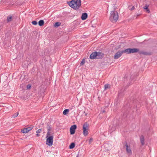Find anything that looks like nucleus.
Masks as SVG:
<instances>
[{"mask_svg": "<svg viewBox=\"0 0 157 157\" xmlns=\"http://www.w3.org/2000/svg\"><path fill=\"white\" fill-rule=\"evenodd\" d=\"M44 24V21L43 20H40L38 22V24L39 26H42Z\"/></svg>", "mask_w": 157, "mask_h": 157, "instance_id": "obj_16", "label": "nucleus"}, {"mask_svg": "<svg viewBox=\"0 0 157 157\" xmlns=\"http://www.w3.org/2000/svg\"><path fill=\"white\" fill-rule=\"evenodd\" d=\"M135 8L134 6H132V7L131 8H129V9L131 10H133Z\"/></svg>", "mask_w": 157, "mask_h": 157, "instance_id": "obj_31", "label": "nucleus"}, {"mask_svg": "<svg viewBox=\"0 0 157 157\" xmlns=\"http://www.w3.org/2000/svg\"><path fill=\"white\" fill-rule=\"evenodd\" d=\"M118 15L117 11H113L111 12L109 20L112 22H116L118 19Z\"/></svg>", "mask_w": 157, "mask_h": 157, "instance_id": "obj_2", "label": "nucleus"}, {"mask_svg": "<svg viewBox=\"0 0 157 157\" xmlns=\"http://www.w3.org/2000/svg\"><path fill=\"white\" fill-rule=\"evenodd\" d=\"M47 138V139L46 141V144L50 146H51L53 142V136H50Z\"/></svg>", "mask_w": 157, "mask_h": 157, "instance_id": "obj_5", "label": "nucleus"}, {"mask_svg": "<svg viewBox=\"0 0 157 157\" xmlns=\"http://www.w3.org/2000/svg\"><path fill=\"white\" fill-rule=\"evenodd\" d=\"M33 126H31L29 127H28L26 128H25L27 130V131L28 132H29V131L31 130L33 128Z\"/></svg>", "mask_w": 157, "mask_h": 157, "instance_id": "obj_20", "label": "nucleus"}, {"mask_svg": "<svg viewBox=\"0 0 157 157\" xmlns=\"http://www.w3.org/2000/svg\"><path fill=\"white\" fill-rule=\"evenodd\" d=\"M125 53V52L124 50L118 51L115 54L114 58L115 59H117L120 58L123 53Z\"/></svg>", "mask_w": 157, "mask_h": 157, "instance_id": "obj_6", "label": "nucleus"}, {"mask_svg": "<svg viewBox=\"0 0 157 157\" xmlns=\"http://www.w3.org/2000/svg\"><path fill=\"white\" fill-rule=\"evenodd\" d=\"M104 56V54L100 52H97V59H101Z\"/></svg>", "mask_w": 157, "mask_h": 157, "instance_id": "obj_9", "label": "nucleus"}, {"mask_svg": "<svg viewBox=\"0 0 157 157\" xmlns=\"http://www.w3.org/2000/svg\"><path fill=\"white\" fill-rule=\"evenodd\" d=\"M77 128L76 125L74 124L72 125L70 128V133L71 135H73L75 133V130Z\"/></svg>", "mask_w": 157, "mask_h": 157, "instance_id": "obj_8", "label": "nucleus"}, {"mask_svg": "<svg viewBox=\"0 0 157 157\" xmlns=\"http://www.w3.org/2000/svg\"><path fill=\"white\" fill-rule=\"evenodd\" d=\"M21 132H22L23 133H26L27 132H28L27 131V130L25 128H24L21 130Z\"/></svg>", "mask_w": 157, "mask_h": 157, "instance_id": "obj_23", "label": "nucleus"}, {"mask_svg": "<svg viewBox=\"0 0 157 157\" xmlns=\"http://www.w3.org/2000/svg\"><path fill=\"white\" fill-rule=\"evenodd\" d=\"M42 131V130L41 129H40L37 130L36 132V133H37L36 134V136L37 137L39 136H40V135L38 134L40 133Z\"/></svg>", "mask_w": 157, "mask_h": 157, "instance_id": "obj_17", "label": "nucleus"}, {"mask_svg": "<svg viewBox=\"0 0 157 157\" xmlns=\"http://www.w3.org/2000/svg\"><path fill=\"white\" fill-rule=\"evenodd\" d=\"M47 128L48 129V131H51V127L48 124L47 125Z\"/></svg>", "mask_w": 157, "mask_h": 157, "instance_id": "obj_24", "label": "nucleus"}, {"mask_svg": "<svg viewBox=\"0 0 157 157\" xmlns=\"http://www.w3.org/2000/svg\"><path fill=\"white\" fill-rule=\"evenodd\" d=\"M85 63V60L84 59H83L82 60V61L80 63V65H83Z\"/></svg>", "mask_w": 157, "mask_h": 157, "instance_id": "obj_27", "label": "nucleus"}, {"mask_svg": "<svg viewBox=\"0 0 157 157\" xmlns=\"http://www.w3.org/2000/svg\"><path fill=\"white\" fill-rule=\"evenodd\" d=\"M61 25V23L59 22H56L54 25L55 27H58L60 26Z\"/></svg>", "mask_w": 157, "mask_h": 157, "instance_id": "obj_22", "label": "nucleus"}, {"mask_svg": "<svg viewBox=\"0 0 157 157\" xmlns=\"http://www.w3.org/2000/svg\"><path fill=\"white\" fill-rule=\"evenodd\" d=\"M125 53H127L128 54L133 53L139 52V49L136 48H128L124 49Z\"/></svg>", "mask_w": 157, "mask_h": 157, "instance_id": "obj_4", "label": "nucleus"}, {"mask_svg": "<svg viewBox=\"0 0 157 157\" xmlns=\"http://www.w3.org/2000/svg\"><path fill=\"white\" fill-rule=\"evenodd\" d=\"M102 112H103V113H104V112H105V110H103V111H102Z\"/></svg>", "mask_w": 157, "mask_h": 157, "instance_id": "obj_34", "label": "nucleus"}, {"mask_svg": "<svg viewBox=\"0 0 157 157\" xmlns=\"http://www.w3.org/2000/svg\"><path fill=\"white\" fill-rule=\"evenodd\" d=\"M83 134L85 136H87L88 134L89 128V124L87 122H85L82 126Z\"/></svg>", "mask_w": 157, "mask_h": 157, "instance_id": "obj_3", "label": "nucleus"}, {"mask_svg": "<svg viewBox=\"0 0 157 157\" xmlns=\"http://www.w3.org/2000/svg\"><path fill=\"white\" fill-rule=\"evenodd\" d=\"M84 113H85V116H86L87 114L86 113H85V112H84Z\"/></svg>", "mask_w": 157, "mask_h": 157, "instance_id": "obj_32", "label": "nucleus"}, {"mask_svg": "<svg viewBox=\"0 0 157 157\" xmlns=\"http://www.w3.org/2000/svg\"><path fill=\"white\" fill-rule=\"evenodd\" d=\"M32 23L33 25H36L37 24V22L36 21H34L32 22Z\"/></svg>", "mask_w": 157, "mask_h": 157, "instance_id": "obj_28", "label": "nucleus"}, {"mask_svg": "<svg viewBox=\"0 0 157 157\" xmlns=\"http://www.w3.org/2000/svg\"><path fill=\"white\" fill-rule=\"evenodd\" d=\"M13 19V16L12 15H10L7 17V21L8 22L11 21Z\"/></svg>", "mask_w": 157, "mask_h": 157, "instance_id": "obj_14", "label": "nucleus"}, {"mask_svg": "<svg viewBox=\"0 0 157 157\" xmlns=\"http://www.w3.org/2000/svg\"><path fill=\"white\" fill-rule=\"evenodd\" d=\"M31 86L30 84H29L27 85V89H29L30 88Z\"/></svg>", "mask_w": 157, "mask_h": 157, "instance_id": "obj_29", "label": "nucleus"}, {"mask_svg": "<svg viewBox=\"0 0 157 157\" xmlns=\"http://www.w3.org/2000/svg\"><path fill=\"white\" fill-rule=\"evenodd\" d=\"M138 52L140 54H143L145 55H149L150 54L149 53L143 51H139V50Z\"/></svg>", "mask_w": 157, "mask_h": 157, "instance_id": "obj_12", "label": "nucleus"}, {"mask_svg": "<svg viewBox=\"0 0 157 157\" xmlns=\"http://www.w3.org/2000/svg\"><path fill=\"white\" fill-rule=\"evenodd\" d=\"M18 114H19V113L18 112H17L15 113H14L13 115V116H12V118H13V117H17L18 115Z\"/></svg>", "mask_w": 157, "mask_h": 157, "instance_id": "obj_25", "label": "nucleus"}, {"mask_svg": "<svg viewBox=\"0 0 157 157\" xmlns=\"http://www.w3.org/2000/svg\"><path fill=\"white\" fill-rule=\"evenodd\" d=\"M51 134V132L50 131H48L47 134V136L46 137V138H48V137H49V136Z\"/></svg>", "mask_w": 157, "mask_h": 157, "instance_id": "obj_26", "label": "nucleus"}, {"mask_svg": "<svg viewBox=\"0 0 157 157\" xmlns=\"http://www.w3.org/2000/svg\"><path fill=\"white\" fill-rule=\"evenodd\" d=\"M78 155H79V154H78L77 155L76 157H78Z\"/></svg>", "mask_w": 157, "mask_h": 157, "instance_id": "obj_33", "label": "nucleus"}, {"mask_svg": "<svg viewBox=\"0 0 157 157\" xmlns=\"http://www.w3.org/2000/svg\"><path fill=\"white\" fill-rule=\"evenodd\" d=\"M105 90H106L110 88L111 86L110 85L106 84L105 85Z\"/></svg>", "mask_w": 157, "mask_h": 157, "instance_id": "obj_19", "label": "nucleus"}, {"mask_svg": "<svg viewBox=\"0 0 157 157\" xmlns=\"http://www.w3.org/2000/svg\"><path fill=\"white\" fill-rule=\"evenodd\" d=\"M148 6L147 5H146L144 6V9L146 10V11L148 13H149L150 11L148 9Z\"/></svg>", "mask_w": 157, "mask_h": 157, "instance_id": "obj_15", "label": "nucleus"}, {"mask_svg": "<svg viewBox=\"0 0 157 157\" xmlns=\"http://www.w3.org/2000/svg\"><path fill=\"white\" fill-rule=\"evenodd\" d=\"M69 111V109H65L63 111V114L64 115H66L67 114H68Z\"/></svg>", "mask_w": 157, "mask_h": 157, "instance_id": "obj_21", "label": "nucleus"}, {"mask_svg": "<svg viewBox=\"0 0 157 157\" xmlns=\"http://www.w3.org/2000/svg\"><path fill=\"white\" fill-rule=\"evenodd\" d=\"M90 58L91 59L97 58V52H93L90 56Z\"/></svg>", "mask_w": 157, "mask_h": 157, "instance_id": "obj_10", "label": "nucleus"}, {"mask_svg": "<svg viewBox=\"0 0 157 157\" xmlns=\"http://www.w3.org/2000/svg\"><path fill=\"white\" fill-rule=\"evenodd\" d=\"M87 17V14L86 13H82L81 16V19L82 20H86Z\"/></svg>", "mask_w": 157, "mask_h": 157, "instance_id": "obj_11", "label": "nucleus"}, {"mask_svg": "<svg viewBox=\"0 0 157 157\" xmlns=\"http://www.w3.org/2000/svg\"><path fill=\"white\" fill-rule=\"evenodd\" d=\"M69 6L75 10L78 9L81 6V0H72L68 2Z\"/></svg>", "mask_w": 157, "mask_h": 157, "instance_id": "obj_1", "label": "nucleus"}, {"mask_svg": "<svg viewBox=\"0 0 157 157\" xmlns=\"http://www.w3.org/2000/svg\"><path fill=\"white\" fill-rule=\"evenodd\" d=\"M125 144L124 146L125 147L127 153L128 155H131L132 154V152L130 149V145L129 144H128L126 142H125Z\"/></svg>", "mask_w": 157, "mask_h": 157, "instance_id": "obj_7", "label": "nucleus"}, {"mask_svg": "<svg viewBox=\"0 0 157 157\" xmlns=\"http://www.w3.org/2000/svg\"><path fill=\"white\" fill-rule=\"evenodd\" d=\"M93 140V139L92 138H90V140H89V144H90L91 142H92V141Z\"/></svg>", "mask_w": 157, "mask_h": 157, "instance_id": "obj_30", "label": "nucleus"}, {"mask_svg": "<svg viewBox=\"0 0 157 157\" xmlns=\"http://www.w3.org/2000/svg\"><path fill=\"white\" fill-rule=\"evenodd\" d=\"M75 144L74 143H72L70 145L69 147L70 149H73L75 147Z\"/></svg>", "mask_w": 157, "mask_h": 157, "instance_id": "obj_18", "label": "nucleus"}, {"mask_svg": "<svg viewBox=\"0 0 157 157\" xmlns=\"http://www.w3.org/2000/svg\"><path fill=\"white\" fill-rule=\"evenodd\" d=\"M140 141L142 145H143L144 144V137L142 135L140 137Z\"/></svg>", "mask_w": 157, "mask_h": 157, "instance_id": "obj_13", "label": "nucleus"}]
</instances>
